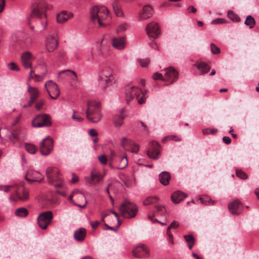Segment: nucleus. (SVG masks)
<instances>
[{
    "instance_id": "nucleus-1",
    "label": "nucleus",
    "mask_w": 259,
    "mask_h": 259,
    "mask_svg": "<svg viewBox=\"0 0 259 259\" xmlns=\"http://www.w3.org/2000/svg\"><path fill=\"white\" fill-rule=\"evenodd\" d=\"M85 114L87 119L90 122L97 123L100 121L102 118L100 103L95 101H89Z\"/></svg>"
},
{
    "instance_id": "nucleus-2",
    "label": "nucleus",
    "mask_w": 259,
    "mask_h": 259,
    "mask_svg": "<svg viewBox=\"0 0 259 259\" xmlns=\"http://www.w3.org/2000/svg\"><path fill=\"white\" fill-rule=\"evenodd\" d=\"M113 70L110 67H105L100 72L98 78V85L100 89L104 91L115 82L113 75Z\"/></svg>"
},
{
    "instance_id": "nucleus-3",
    "label": "nucleus",
    "mask_w": 259,
    "mask_h": 259,
    "mask_svg": "<svg viewBox=\"0 0 259 259\" xmlns=\"http://www.w3.org/2000/svg\"><path fill=\"white\" fill-rule=\"evenodd\" d=\"M48 182L56 188H61L63 186V179L59 169L56 167H49L46 170Z\"/></svg>"
},
{
    "instance_id": "nucleus-4",
    "label": "nucleus",
    "mask_w": 259,
    "mask_h": 259,
    "mask_svg": "<svg viewBox=\"0 0 259 259\" xmlns=\"http://www.w3.org/2000/svg\"><path fill=\"white\" fill-rule=\"evenodd\" d=\"M119 211L123 217L127 219L135 217L138 212L137 206L128 201H125L121 204Z\"/></svg>"
},
{
    "instance_id": "nucleus-5",
    "label": "nucleus",
    "mask_w": 259,
    "mask_h": 259,
    "mask_svg": "<svg viewBox=\"0 0 259 259\" xmlns=\"http://www.w3.org/2000/svg\"><path fill=\"white\" fill-rule=\"evenodd\" d=\"M98 13H99L100 16L97 18V23L100 26H104L105 24L104 21L107 18L109 11L104 6H95L90 11L91 19H94Z\"/></svg>"
},
{
    "instance_id": "nucleus-6",
    "label": "nucleus",
    "mask_w": 259,
    "mask_h": 259,
    "mask_svg": "<svg viewBox=\"0 0 259 259\" xmlns=\"http://www.w3.org/2000/svg\"><path fill=\"white\" fill-rule=\"evenodd\" d=\"M69 199L75 205L81 208L85 207L88 203L84 194L78 190L73 191L69 196Z\"/></svg>"
},
{
    "instance_id": "nucleus-7",
    "label": "nucleus",
    "mask_w": 259,
    "mask_h": 259,
    "mask_svg": "<svg viewBox=\"0 0 259 259\" xmlns=\"http://www.w3.org/2000/svg\"><path fill=\"white\" fill-rule=\"evenodd\" d=\"M32 10L30 16L33 17H47L46 12L47 5L44 0H35L32 4Z\"/></svg>"
},
{
    "instance_id": "nucleus-8",
    "label": "nucleus",
    "mask_w": 259,
    "mask_h": 259,
    "mask_svg": "<svg viewBox=\"0 0 259 259\" xmlns=\"http://www.w3.org/2000/svg\"><path fill=\"white\" fill-rule=\"evenodd\" d=\"M53 219L52 211L48 210L40 213L37 217L38 226L42 229H46L48 226L51 223Z\"/></svg>"
},
{
    "instance_id": "nucleus-9",
    "label": "nucleus",
    "mask_w": 259,
    "mask_h": 259,
    "mask_svg": "<svg viewBox=\"0 0 259 259\" xmlns=\"http://www.w3.org/2000/svg\"><path fill=\"white\" fill-rule=\"evenodd\" d=\"M32 125L36 127L49 126L51 125V117L47 114L38 115L32 120Z\"/></svg>"
},
{
    "instance_id": "nucleus-10",
    "label": "nucleus",
    "mask_w": 259,
    "mask_h": 259,
    "mask_svg": "<svg viewBox=\"0 0 259 259\" xmlns=\"http://www.w3.org/2000/svg\"><path fill=\"white\" fill-rule=\"evenodd\" d=\"M45 87L50 97L53 99H56L60 95V91L56 83L52 80L46 82Z\"/></svg>"
},
{
    "instance_id": "nucleus-11",
    "label": "nucleus",
    "mask_w": 259,
    "mask_h": 259,
    "mask_svg": "<svg viewBox=\"0 0 259 259\" xmlns=\"http://www.w3.org/2000/svg\"><path fill=\"white\" fill-rule=\"evenodd\" d=\"M53 148V140L50 137L44 139L39 145L40 152L42 155H49Z\"/></svg>"
},
{
    "instance_id": "nucleus-12",
    "label": "nucleus",
    "mask_w": 259,
    "mask_h": 259,
    "mask_svg": "<svg viewBox=\"0 0 259 259\" xmlns=\"http://www.w3.org/2000/svg\"><path fill=\"white\" fill-rule=\"evenodd\" d=\"M160 145L156 141H152L149 145L148 156L152 159H157L160 156Z\"/></svg>"
},
{
    "instance_id": "nucleus-13",
    "label": "nucleus",
    "mask_w": 259,
    "mask_h": 259,
    "mask_svg": "<svg viewBox=\"0 0 259 259\" xmlns=\"http://www.w3.org/2000/svg\"><path fill=\"white\" fill-rule=\"evenodd\" d=\"M37 18L35 26H31L30 28L36 33L42 32L46 28L47 24V17H35Z\"/></svg>"
},
{
    "instance_id": "nucleus-14",
    "label": "nucleus",
    "mask_w": 259,
    "mask_h": 259,
    "mask_svg": "<svg viewBox=\"0 0 259 259\" xmlns=\"http://www.w3.org/2000/svg\"><path fill=\"white\" fill-rule=\"evenodd\" d=\"M146 30L149 37L153 38L157 37L160 33V28L158 24L154 22L147 24Z\"/></svg>"
},
{
    "instance_id": "nucleus-15",
    "label": "nucleus",
    "mask_w": 259,
    "mask_h": 259,
    "mask_svg": "<svg viewBox=\"0 0 259 259\" xmlns=\"http://www.w3.org/2000/svg\"><path fill=\"white\" fill-rule=\"evenodd\" d=\"M228 208L231 214L233 215H239L242 211L243 205L240 200L236 199L228 205Z\"/></svg>"
},
{
    "instance_id": "nucleus-16",
    "label": "nucleus",
    "mask_w": 259,
    "mask_h": 259,
    "mask_svg": "<svg viewBox=\"0 0 259 259\" xmlns=\"http://www.w3.org/2000/svg\"><path fill=\"white\" fill-rule=\"evenodd\" d=\"M149 249L144 244H140L135 247L133 250V255L135 257L141 258L149 255Z\"/></svg>"
},
{
    "instance_id": "nucleus-17",
    "label": "nucleus",
    "mask_w": 259,
    "mask_h": 259,
    "mask_svg": "<svg viewBox=\"0 0 259 259\" xmlns=\"http://www.w3.org/2000/svg\"><path fill=\"white\" fill-rule=\"evenodd\" d=\"M165 80L170 81L169 84L175 81L179 76L178 72L173 67H170L165 69Z\"/></svg>"
},
{
    "instance_id": "nucleus-18",
    "label": "nucleus",
    "mask_w": 259,
    "mask_h": 259,
    "mask_svg": "<svg viewBox=\"0 0 259 259\" xmlns=\"http://www.w3.org/2000/svg\"><path fill=\"white\" fill-rule=\"evenodd\" d=\"M25 179L29 183L40 182L44 179V177L38 171L30 170L25 175Z\"/></svg>"
},
{
    "instance_id": "nucleus-19",
    "label": "nucleus",
    "mask_w": 259,
    "mask_h": 259,
    "mask_svg": "<svg viewBox=\"0 0 259 259\" xmlns=\"http://www.w3.org/2000/svg\"><path fill=\"white\" fill-rule=\"evenodd\" d=\"M141 93V91L139 88L133 86L132 87L130 90H126V100L127 103L135 98H137L139 97L140 94Z\"/></svg>"
},
{
    "instance_id": "nucleus-20",
    "label": "nucleus",
    "mask_w": 259,
    "mask_h": 259,
    "mask_svg": "<svg viewBox=\"0 0 259 259\" xmlns=\"http://www.w3.org/2000/svg\"><path fill=\"white\" fill-rule=\"evenodd\" d=\"M32 54L28 51L24 53L21 56V63L25 68L28 69L31 67L32 61L33 60Z\"/></svg>"
},
{
    "instance_id": "nucleus-21",
    "label": "nucleus",
    "mask_w": 259,
    "mask_h": 259,
    "mask_svg": "<svg viewBox=\"0 0 259 259\" xmlns=\"http://www.w3.org/2000/svg\"><path fill=\"white\" fill-rule=\"evenodd\" d=\"M104 178L101 173L93 170L91 172V178H85V181L90 185H96L100 182Z\"/></svg>"
},
{
    "instance_id": "nucleus-22",
    "label": "nucleus",
    "mask_w": 259,
    "mask_h": 259,
    "mask_svg": "<svg viewBox=\"0 0 259 259\" xmlns=\"http://www.w3.org/2000/svg\"><path fill=\"white\" fill-rule=\"evenodd\" d=\"M15 194L17 198L22 201H25L28 199V191L23 186H19L15 190Z\"/></svg>"
},
{
    "instance_id": "nucleus-23",
    "label": "nucleus",
    "mask_w": 259,
    "mask_h": 259,
    "mask_svg": "<svg viewBox=\"0 0 259 259\" xmlns=\"http://www.w3.org/2000/svg\"><path fill=\"white\" fill-rule=\"evenodd\" d=\"M27 91L30 94V100L28 102V106H31L36 100L39 96V91L36 88L31 87L29 83H27Z\"/></svg>"
},
{
    "instance_id": "nucleus-24",
    "label": "nucleus",
    "mask_w": 259,
    "mask_h": 259,
    "mask_svg": "<svg viewBox=\"0 0 259 259\" xmlns=\"http://www.w3.org/2000/svg\"><path fill=\"white\" fill-rule=\"evenodd\" d=\"M58 46V41L57 39L53 36H49L48 37L46 42V47L48 52H53Z\"/></svg>"
},
{
    "instance_id": "nucleus-25",
    "label": "nucleus",
    "mask_w": 259,
    "mask_h": 259,
    "mask_svg": "<svg viewBox=\"0 0 259 259\" xmlns=\"http://www.w3.org/2000/svg\"><path fill=\"white\" fill-rule=\"evenodd\" d=\"M87 235V231L83 228H80L76 230L74 233V238L75 240L78 242L84 240Z\"/></svg>"
},
{
    "instance_id": "nucleus-26",
    "label": "nucleus",
    "mask_w": 259,
    "mask_h": 259,
    "mask_svg": "<svg viewBox=\"0 0 259 259\" xmlns=\"http://www.w3.org/2000/svg\"><path fill=\"white\" fill-rule=\"evenodd\" d=\"M72 17V13H67L66 11H62L58 14L57 16V21L59 23H63Z\"/></svg>"
},
{
    "instance_id": "nucleus-27",
    "label": "nucleus",
    "mask_w": 259,
    "mask_h": 259,
    "mask_svg": "<svg viewBox=\"0 0 259 259\" xmlns=\"http://www.w3.org/2000/svg\"><path fill=\"white\" fill-rule=\"evenodd\" d=\"M153 14L152 8L149 5L145 6L143 9V12L140 14L141 19H146L150 18Z\"/></svg>"
},
{
    "instance_id": "nucleus-28",
    "label": "nucleus",
    "mask_w": 259,
    "mask_h": 259,
    "mask_svg": "<svg viewBox=\"0 0 259 259\" xmlns=\"http://www.w3.org/2000/svg\"><path fill=\"white\" fill-rule=\"evenodd\" d=\"M186 196L187 195L185 193L178 191L172 194L171 198L173 202L178 203L182 201Z\"/></svg>"
},
{
    "instance_id": "nucleus-29",
    "label": "nucleus",
    "mask_w": 259,
    "mask_h": 259,
    "mask_svg": "<svg viewBox=\"0 0 259 259\" xmlns=\"http://www.w3.org/2000/svg\"><path fill=\"white\" fill-rule=\"evenodd\" d=\"M125 39L124 37H119L117 38H114L112 40V45L113 46L119 50H122L125 47Z\"/></svg>"
},
{
    "instance_id": "nucleus-30",
    "label": "nucleus",
    "mask_w": 259,
    "mask_h": 259,
    "mask_svg": "<svg viewBox=\"0 0 259 259\" xmlns=\"http://www.w3.org/2000/svg\"><path fill=\"white\" fill-rule=\"evenodd\" d=\"M160 182L163 185L166 186L169 183L171 179L170 174L167 171H162L159 175Z\"/></svg>"
},
{
    "instance_id": "nucleus-31",
    "label": "nucleus",
    "mask_w": 259,
    "mask_h": 259,
    "mask_svg": "<svg viewBox=\"0 0 259 259\" xmlns=\"http://www.w3.org/2000/svg\"><path fill=\"white\" fill-rule=\"evenodd\" d=\"M121 146L126 150H130L131 147L135 146V143L130 139L123 138L121 141Z\"/></svg>"
},
{
    "instance_id": "nucleus-32",
    "label": "nucleus",
    "mask_w": 259,
    "mask_h": 259,
    "mask_svg": "<svg viewBox=\"0 0 259 259\" xmlns=\"http://www.w3.org/2000/svg\"><path fill=\"white\" fill-rule=\"evenodd\" d=\"M197 68L203 74L207 73L210 70V67L203 62L199 63L197 66Z\"/></svg>"
},
{
    "instance_id": "nucleus-33",
    "label": "nucleus",
    "mask_w": 259,
    "mask_h": 259,
    "mask_svg": "<svg viewBox=\"0 0 259 259\" xmlns=\"http://www.w3.org/2000/svg\"><path fill=\"white\" fill-rule=\"evenodd\" d=\"M112 7L113 11L117 16L120 17L123 15L120 6L118 5V3L117 1L113 2Z\"/></svg>"
},
{
    "instance_id": "nucleus-34",
    "label": "nucleus",
    "mask_w": 259,
    "mask_h": 259,
    "mask_svg": "<svg viewBox=\"0 0 259 259\" xmlns=\"http://www.w3.org/2000/svg\"><path fill=\"white\" fill-rule=\"evenodd\" d=\"M201 203L206 205H213L215 204V201L212 200L209 196H204L199 199Z\"/></svg>"
},
{
    "instance_id": "nucleus-35",
    "label": "nucleus",
    "mask_w": 259,
    "mask_h": 259,
    "mask_svg": "<svg viewBox=\"0 0 259 259\" xmlns=\"http://www.w3.org/2000/svg\"><path fill=\"white\" fill-rule=\"evenodd\" d=\"M15 214L20 217H26L28 214V211L24 207H20L16 210Z\"/></svg>"
},
{
    "instance_id": "nucleus-36",
    "label": "nucleus",
    "mask_w": 259,
    "mask_h": 259,
    "mask_svg": "<svg viewBox=\"0 0 259 259\" xmlns=\"http://www.w3.org/2000/svg\"><path fill=\"white\" fill-rule=\"evenodd\" d=\"M159 198L157 196H149L143 201L144 205H149L158 201Z\"/></svg>"
},
{
    "instance_id": "nucleus-37",
    "label": "nucleus",
    "mask_w": 259,
    "mask_h": 259,
    "mask_svg": "<svg viewBox=\"0 0 259 259\" xmlns=\"http://www.w3.org/2000/svg\"><path fill=\"white\" fill-rule=\"evenodd\" d=\"M124 117L122 114L120 115L115 116L113 119L114 124L116 127H120L123 123V120Z\"/></svg>"
},
{
    "instance_id": "nucleus-38",
    "label": "nucleus",
    "mask_w": 259,
    "mask_h": 259,
    "mask_svg": "<svg viewBox=\"0 0 259 259\" xmlns=\"http://www.w3.org/2000/svg\"><path fill=\"white\" fill-rule=\"evenodd\" d=\"M128 164L127 159L126 155H123L120 157V162L118 168L120 169L125 168Z\"/></svg>"
},
{
    "instance_id": "nucleus-39",
    "label": "nucleus",
    "mask_w": 259,
    "mask_h": 259,
    "mask_svg": "<svg viewBox=\"0 0 259 259\" xmlns=\"http://www.w3.org/2000/svg\"><path fill=\"white\" fill-rule=\"evenodd\" d=\"M245 24L248 26L250 28H253L255 24L254 19L250 15L247 16L244 22Z\"/></svg>"
},
{
    "instance_id": "nucleus-40",
    "label": "nucleus",
    "mask_w": 259,
    "mask_h": 259,
    "mask_svg": "<svg viewBox=\"0 0 259 259\" xmlns=\"http://www.w3.org/2000/svg\"><path fill=\"white\" fill-rule=\"evenodd\" d=\"M25 148L28 152L30 154H34L35 153L37 147L32 144H25Z\"/></svg>"
},
{
    "instance_id": "nucleus-41",
    "label": "nucleus",
    "mask_w": 259,
    "mask_h": 259,
    "mask_svg": "<svg viewBox=\"0 0 259 259\" xmlns=\"http://www.w3.org/2000/svg\"><path fill=\"white\" fill-rule=\"evenodd\" d=\"M236 175L242 180H246L248 178L247 175L241 169L237 168L236 169Z\"/></svg>"
},
{
    "instance_id": "nucleus-42",
    "label": "nucleus",
    "mask_w": 259,
    "mask_h": 259,
    "mask_svg": "<svg viewBox=\"0 0 259 259\" xmlns=\"http://www.w3.org/2000/svg\"><path fill=\"white\" fill-rule=\"evenodd\" d=\"M228 17L234 22H239L240 20L239 17L232 11H228Z\"/></svg>"
},
{
    "instance_id": "nucleus-43",
    "label": "nucleus",
    "mask_w": 259,
    "mask_h": 259,
    "mask_svg": "<svg viewBox=\"0 0 259 259\" xmlns=\"http://www.w3.org/2000/svg\"><path fill=\"white\" fill-rule=\"evenodd\" d=\"M156 212L161 215H164L166 213L165 207L161 205H156L155 206Z\"/></svg>"
},
{
    "instance_id": "nucleus-44",
    "label": "nucleus",
    "mask_w": 259,
    "mask_h": 259,
    "mask_svg": "<svg viewBox=\"0 0 259 259\" xmlns=\"http://www.w3.org/2000/svg\"><path fill=\"white\" fill-rule=\"evenodd\" d=\"M62 73H66L68 75H70L71 74H72L73 75V77L72 78L73 80H77V76L76 74V73L73 71H71L69 70H64L60 72V74Z\"/></svg>"
},
{
    "instance_id": "nucleus-45",
    "label": "nucleus",
    "mask_w": 259,
    "mask_h": 259,
    "mask_svg": "<svg viewBox=\"0 0 259 259\" xmlns=\"http://www.w3.org/2000/svg\"><path fill=\"white\" fill-rule=\"evenodd\" d=\"M138 62L142 67H147L150 63V60L148 58L139 59Z\"/></svg>"
},
{
    "instance_id": "nucleus-46",
    "label": "nucleus",
    "mask_w": 259,
    "mask_h": 259,
    "mask_svg": "<svg viewBox=\"0 0 259 259\" xmlns=\"http://www.w3.org/2000/svg\"><path fill=\"white\" fill-rule=\"evenodd\" d=\"M218 130L215 128H207L204 129L202 131L203 135H208V134H215L217 133Z\"/></svg>"
},
{
    "instance_id": "nucleus-47",
    "label": "nucleus",
    "mask_w": 259,
    "mask_h": 259,
    "mask_svg": "<svg viewBox=\"0 0 259 259\" xmlns=\"http://www.w3.org/2000/svg\"><path fill=\"white\" fill-rule=\"evenodd\" d=\"M8 68L12 71H19V67L14 62H11L8 64Z\"/></svg>"
},
{
    "instance_id": "nucleus-48",
    "label": "nucleus",
    "mask_w": 259,
    "mask_h": 259,
    "mask_svg": "<svg viewBox=\"0 0 259 259\" xmlns=\"http://www.w3.org/2000/svg\"><path fill=\"white\" fill-rule=\"evenodd\" d=\"M211 52L213 54H218L220 53V49L213 43L210 44Z\"/></svg>"
},
{
    "instance_id": "nucleus-49",
    "label": "nucleus",
    "mask_w": 259,
    "mask_h": 259,
    "mask_svg": "<svg viewBox=\"0 0 259 259\" xmlns=\"http://www.w3.org/2000/svg\"><path fill=\"white\" fill-rule=\"evenodd\" d=\"M14 187V185H0V191L8 192Z\"/></svg>"
},
{
    "instance_id": "nucleus-50",
    "label": "nucleus",
    "mask_w": 259,
    "mask_h": 259,
    "mask_svg": "<svg viewBox=\"0 0 259 259\" xmlns=\"http://www.w3.org/2000/svg\"><path fill=\"white\" fill-rule=\"evenodd\" d=\"M167 140H173L175 141H181V139L179 137L176 135H172V136H168L166 137H165L163 138V141H167Z\"/></svg>"
},
{
    "instance_id": "nucleus-51",
    "label": "nucleus",
    "mask_w": 259,
    "mask_h": 259,
    "mask_svg": "<svg viewBox=\"0 0 259 259\" xmlns=\"http://www.w3.org/2000/svg\"><path fill=\"white\" fill-rule=\"evenodd\" d=\"M184 237L185 239V241L188 243V244L192 243V242L195 243V238L191 235H185Z\"/></svg>"
},
{
    "instance_id": "nucleus-52",
    "label": "nucleus",
    "mask_w": 259,
    "mask_h": 259,
    "mask_svg": "<svg viewBox=\"0 0 259 259\" xmlns=\"http://www.w3.org/2000/svg\"><path fill=\"white\" fill-rule=\"evenodd\" d=\"M152 78L154 80H157V79H160V80H165V78L163 77L162 74L161 73H160L158 72H156V73H154L152 76Z\"/></svg>"
},
{
    "instance_id": "nucleus-53",
    "label": "nucleus",
    "mask_w": 259,
    "mask_h": 259,
    "mask_svg": "<svg viewBox=\"0 0 259 259\" xmlns=\"http://www.w3.org/2000/svg\"><path fill=\"white\" fill-rule=\"evenodd\" d=\"M99 161L103 164H106L107 163V156L105 155H101L98 156Z\"/></svg>"
},
{
    "instance_id": "nucleus-54",
    "label": "nucleus",
    "mask_w": 259,
    "mask_h": 259,
    "mask_svg": "<svg viewBox=\"0 0 259 259\" xmlns=\"http://www.w3.org/2000/svg\"><path fill=\"white\" fill-rule=\"evenodd\" d=\"M179 226V223L176 221H174L168 227L167 230L170 231L171 229H176Z\"/></svg>"
},
{
    "instance_id": "nucleus-55",
    "label": "nucleus",
    "mask_w": 259,
    "mask_h": 259,
    "mask_svg": "<svg viewBox=\"0 0 259 259\" xmlns=\"http://www.w3.org/2000/svg\"><path fill=\"white\" fill-rule=\"evenodd\" d=\"M75 114V111H73V113L72 115V118L73 119H74V120H75L76 121H77V122H81L83 121V118L79 116L78 115H76Z\"/></svg>"
},
{
    "instance_id": "nucleus-56",
    "label": "nucleus",
    "mask_w": 259,
    "mask_h": 259,
    "mask_svg": "<svg viewBox=\"0 0 259 259\" xmlns=\"http://www.w3.org/2000/svg\"><path fill=\"white\" fill-rule=\"evenodd\" d=\"M127 28L126 24L123 23L119 25L117 29V32H121L122 31H125Z\"/></svg>"
},
{
    "instance_id": "nucleus-57",
    "label": "nucleus",
    "mask_w": 259,
    "mask_h": 259,
    "mask_svg": "<svg viewBox=\"0 0 259 259\" xmlns=\"http://www.w3.org/2000/svg\"><path fill=\"white\" fill-rule=\"evenodd\" d=\"M46 74V72H45L41 75H38V74H34V77H35L36 78V81H40L44 79Z\"/></svg>"
},
{
    "instance_id": "nucleus-58",
    "label": "nucleus",
    "mask_w": 259,
    "mask_h": 259,
    "mask_svg": "<svg viewBox=\"0 0 259 259\" xmlns=\"http://www.w3.org/2000/svg\"><path fill=\"white\" fill-rule=\"evenodd\" d=\"M226 20L224 18H217L212 21V24H222L224 23Z\"/></svg>"
},
{
    "instance_id": "nucleus-59",
    "label": "nucleus",
    "mask_w": 259,
    "mask_h": 259,
    "mask_svg": "<svg viewBox=\"0 0 259 259\" xmlns=\"http://www.w3.org/2000/svg\"><path fill=\"white\" fill-rule=\"evenodd\" d=\"M44 104V101L43 100H40L35 104V108L39 110L42 108Z\"/></svg>"
},
{
    "instance_id": "nucleus-60",
    "label": "nucleus",
    "mask_w": 259,
    "mask_h": 259,
    "mask_svg": "<svg viewBox=\"0 0 259 259\" xmlns=\"http://www.w3.org/2000/svg\"><path fill=\"white\" fill-rule=\"evenodd\" d=\"M139 150V145L137 144H135V146H133L130 148V150L132 152L137 153Z\"/></svg>"
},
{
    "instance_id": "nucleus-61",
    "label": "nucleus",
    "mask_w": 259,
    "mask_h": 259,
    "mask_svg": "<svg viewBox=\"0 0 259 259\" xmlns=\"http://www.w3.org/2000/svg\"><path fill=\"white\" fill-rule=\"evenodd\" d=\"M89 134L90 135V136H91V137H95V136H98V133L96 131V130L95 129H93V128L90 129L89 131Z\"/></svg>"
},
{
    "instance_id": "nucleus-62",
    "label": "nucleus",
    "mask_w": 259,
    "mask_h": 259,
    "mask_svg": "<svg viewBox=\"0 0 259 259\" xmlns=\"http://www.w3.org/2000/svg\"><path fill=\"white\" fill-rule=\"evenodd\" d=\"M166 234L168 236V240L169 242H170L171 244L174 243L173 241V237L171 233H170V231H166Z\"/></svg>"
},
{
    "instance_id": "nucleus-63",
    "label": "nucleus",
    "mask_w": 259,
    "mask_h": 259,
    "mask_svg": "<svg viewBox=\"0 0 259 259\" xmlns=\"http://www.w3.org/2000/svg\"><path fill=\"white\" fill-rule=\"evenodd\" d=\"M78 180L79 179L78 176L76 175L74 173H73L71 182L72 183L74 184L77 182L78 181Z\"/></svg>"
},
{
    "instance_id": "nucleus-64",
    "label": "nucleus",
    "mask_w": 259,
    "mask_h": 259,
    "mask_svg": "<svg viewBox=\"0 0 259 259\" xmlns=\"http://www.w3.org/2000/svg\"><path fill=\"white\" fill-rule=\"evenodd\" d=\"M5 6V0H0V13L2 12Z\"/></svg>"
}]
</instances>
